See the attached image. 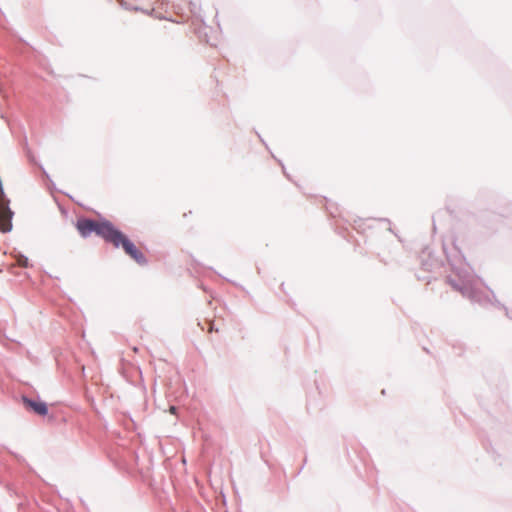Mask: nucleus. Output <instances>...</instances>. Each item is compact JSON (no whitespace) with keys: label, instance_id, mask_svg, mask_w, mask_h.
Instances as JSON below:
<instances>
[{"label":"nucleus","instance_id":"f03ea898","mask_svg":"<svg viewBox=\"0 0 512 512\" xmlns=\"http://www.w3.org/2000/svg\"><path fill=\"white\" fill-rule=\"evenodd\" d=\"M110 243L114 245V247H122L127 255H129L132 259H134L139 264H144L146 262L144 254L131 242L121 231L115 228L111 238L109 239Z\"/></svg>","mask_w":512,"mask_h":512},{"label":"nucleus","instance_id":"20e7f679","mask_svg":"<svg viewBox=\"0 0 512 512\" xmlns=\"http://www.w3.org/2000/svg\"><path fill=\"white\" fill-rule=\"evenodd\" d=\"M22 400L25 408L33 411L35 414L40 416H45L48 414V407L45 402L32 400L27 397H23Z\"/></svg>","mask_w":512,"mask_h":512},{"label":"nucleus","instance_id":"423d86ee","mask_svg":"<svg viewBox=\"0 0 512 512\" xmlns=\"http://www.w3.org/2000/svg\"><path fill=\"white\" fill-rule=\"evenodd\" d=\"M170 412H171L172 414H174V413L176 412V407L171 406V407H170Z\"/></svg>","mask_w":512,"mask_h":512},{"label":"nucleus","instance_id":"0eeeda50","mask_svg":"<svg viewBox=\"0 0 512 512\" xmlns=\"http://www.w3.org/2000/svg\"><path fill=\"white\" fill-rule=\"evenodd\" d=\"M20 264H21L22 266H27V260L22 261Z\"/></svg>","mask_w":512,"mask_h":512},{"label":"nucleus","instance_id":"f257e3e1","mask_svg":"<svg viewBox=\"0 0 512 512\" xmlns=\"http://www.w3.org/2000/svg\"><path fill=\"white\" fill-rule=\"evenodd\" d=\"M76 226L83 237H87L91 233H95L107 242L115 230V227L108 221H95L91 219H80Z\"/></svg>","mask_w":512,"mask_h":512},{"label":"nucleus","instance_id":"39448f33","mask_svg":"<svg viewBox=\"0 0 512 512\" xmlns=\"http://www.w3.org/2000/svg\"><path fill=\"white\" fill-rule=\"evenodd\" d=\"M213 331H215V332H219V329H218V328H216L212 322H210V323H209L208 332H209V333H212Z\"/></svg>","mask_w":512,"mask_h":512},{"label":"nucleus","instance_id":"7ed1b4c3","mask_svg":"<svg viewBox=\"0 0 512 512\" xmlns=\"http://www.w3.org/2000/svg\"><path fill=\"white\" fill-rule=\"evenodd\" d=\"M12 211L8 206V201L0 202V230L4 233L12 229Z\"/></svg>","mask_w":512,"mask_h":512}]
</instances>
